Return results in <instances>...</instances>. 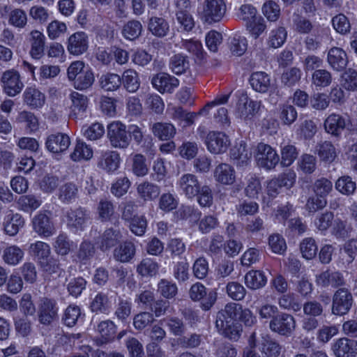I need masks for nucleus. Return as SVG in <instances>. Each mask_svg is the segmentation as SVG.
Segmentation results:
<instances>
[{
    "label": "nucleus",
    "mask_w": 357,
    "mask_h": 357,
    "mask_svg": "<svg viewBox=\"0 0 357 357\" xmlns=\"http://www.w3.org/2000/svg\"><path fill=\"white\" fill-rule=\"evenodd\" d=\"M88 47L89 38L85 32H76L68 39L67 50L70 54L81 55L87 51Z\"/></svg>",
    "instance_id": "obj_15"
},
{
    "label": "nucleus",
    "mask_w": 357,
    "mask_h": 357,
    "mask_svg": "<svg viewBox=\"0 0 357 357\" xmlns=\"http://www.w3.org/2000/svg\"><path fill=\"white\" fill-rule=\"evenodd\" d=\"M31 35V56L36 59H40L44 54L45 49V36L39 31L34 30Z\"/></svg>",
    "instance_id": "obj_31"
},
{
    "label": "nucleus",
    "mask_w": 357,
    "mask_h": 357,
    "mask_svg": "<svg viewBox=\"0 0 357 357\" xmlns=\"http://www.w3.org/2000/svg\"><path fill=\"white\" fill-rule=\"evenodd\" d=\"M93 156V150L85 142L78 140L75 144L70 158L75 162L88 160Z\"/></svg>",
    "instance_id": "obj_42"
},
{
    "label": "nucleus",
    "mask_w": 357,
    "mask_h": 357,
    "mask_svg": "<svg viewBox=\"0 0 357 357\" xmlns=\"http://www.w3.org/2000/svg\"><path fill=\"white\" fill-rule=\"evenodd\" d=\"M42 200L39 197L33 195H26L20 197L17 204L20 210L29 212L36 210L40 206Z\"/></svg>",
    "instance_id": "obj_49"
},
{
    "label": "nucleus",
    "mask_w": 357,
    "mask_h": 357,
    "mask_svg": "<svg viewBox=\"0 0 357 357\" xmlns=\"http://www.w3.org/2000/svg\"><path fill=\"white\" fill-rule=\"evenodd\" d=\"M39 322L45 326L50 325L58 317V307L54 299L43 298L38 305Z\"/></svg>",
    "instance_id": "obj_10"
},
{
    "label": "nucleus",
    "mask_w": 357,
    "mask_h": 357,
    "mask_svg": "<svg viewBox=\"0 0 357 357\" xmlns=\"http://www.w3.org/2000/svg\"><path fill=\"white\" fill-rule=\"evenodd\" d=\"M96 331L104 339L105 342L112 340L116 333V327L110 320L102 321L98 324Z\"/></svg>",
    "instance_id": "obj_56"
},
{
    "label": "nucleus",
    "mask_w": 357,
    "mask_h": 357,
    "mask_svg": "<svg viewBox=\"0 0 357 357\" xmlns=\"http://www.w3.org/2000/svg\"><path fill=\"white\" fill-rule=\"evenodd\" d=\"M29 254L37 259L38 264L43 261L50 256L51 250L50 245L43 241H36L31 243L29 248Z\"/></svg>",
    "instance_id": "obj_41"
},
{
    "label": "nucleus",
    "mask_w": 357,
    "mask_h": 357,
    "mask_svg": "<svg viewBox=\"0 0 357 357\" xmlns=\"http://www.w3.org/2000/svg\"><path fill=\"white\" fill-rule=\"evenodd\" d=\"M252 156V153L245 143L241 142L230 151V158L237 167L247 166Z\"/></svg>",
    "instance_id": "obj_26"
},
{
    "label": "nucleus",
    "mask_w": 357,
    "mask_h": 357,
    "mask_svg": "<svg viewBox=\"0 0 357 357\" xmlns=\"http://www.w3.org/2000/svg\"><path fill=\"white\" fill-rule=\"evenodd\" d=\"M353 296L347 288H340L333 296L332 314L338 316L347 314L353 304Z\"/></svg>",
    "instance_id": "obj_8"
},
{
    "label": "nucleus",
    "mask_w": 357,
    "mask_h": 357,
    "mask_svg": "<svg viewBox=\"0 0 357 357\" xmlns=\"http://www.w3.org/2000/svg\"><path fill=\"white\" fill-rule=\"evenodd\" d=\"M1 83L3 91L9 96L20 93L24 87L20 74L14 70L5 71L2 74Z\"/></svg>",
    "instance_id": "obj_11"
},
{
    "label": "nucleus",
    "mask_w": 357,
    "mask_h": 357,
    "mask_svg": "<svg viewBox=\"0 0 357 357\" xmlns=\"http://www.w3.org/2000/svg\"><path fill=\"white\" fill-rule=\"evenodd\" d=\"M227 10L224 0H204L201 6L199 16L202 21L208 24L219 22Z\"/></svg>",
    "instance_id": "obj_3"
},
{
    "label": "nucleus",
    "mask_w": 357,
    "mask_h": 357,
    "mask_svg": "<svg viewBox=\"0 0 357 357\" xmlns=\"http://www.w3.org/2000/svg\"><path fill=\"white\" fill-rule=\"evenodd\" d=\"M147 29L153 36L162 38L168 35L170 27L166 19L153 15L149 19Z\"/></svg>",
    "instance_id": "obj_22"
},
{
    "label": "nucleus",
    "mask_w": 357,
    "mask_h": 357,
    "mask_svg": "<svg viewBox=\"0 0 357 357\" xmlns=\"http://www.w3.org/2000/svg\"><path fill=\"white\" fill-rule=\"evenodd\" d=\"M335 189L344 195H351L356 190V183L348 175L340 176L335 182Z\"/></svg>",
    "instance_id": "obj_45"
},
{
    "label": "nucleus",
    "mask_w": 357,
    "mask_h": 357,
    "mask_svg": "<svg viewBox=\"0 0 357 357\" xmlns=\"http://www.w3.org/2000/svg\"><path fill=\"white\" fill-rule=\"evenodd\" d=\"M169 67L173 73L180 75L188 69L189 61L186 56L181 54H176L170 59Z\"/></svg>",
    "instance_id": "obj_62"
},
{
    "label": "nucleus",
    "mask_w": 357,
    "mask_h": 357,
    "mask_svg": "<svg viewBox=\"0 0 357 357\" xmlns=\"http://www.w3.org/2000/svg\"><path fill=\"white\" fill-rule=\"evenodd\" d=\"M122 237V234L119 229L111 227L106 229L95 241L101 251L107 252L118 245Z\"/></svg>",
    "instance_id": "obj_13"
},
{
    "label": "nucleus",
    "mask_w": 357,
    "mask_h": 357,
    "mask_svg": "<svg viewBox=\"0 0 357 357\" xmlns=\"http://www.w3.org/2000/svg\"><path fill=\"white\" fill-rule=\"evenodd\" d=\"M249 82L253 90L261 93L268 92L272 86L270 76L262 71L252 73L250 77Z\"/></svg>",
    "instance_id": "obj_24"
},
{
    "label": "nucleus",
    "mask_w": 357,
    "mask_h": 357,
    "mask_svg": "<svg viewBox=\"0 0 357 357\" xmlns=\"http://www.w3.org/2000/svg\"><path fill=\"white\" fill-rule=\"evenodd\" d=\"M136 253V247L131 241H124L113 251V257L117 261L127 263L130 261Z\"/></svg>",
    "instance_id": "obj_27"
},
{
    "label": "nucleus",
    "mask_w": 357,
    "mask_h": 357,
    "mask_svg": "<svg viewBox=\"0 0 357 357\" xmlns=\"http://www.w3.org/2000/svg\"><path fill=\"white\" fill-rule=\"evenodd\" d=\"M119 153L115 151H106L101 153L98 161V167L108 173L116 171L120 165Z\"/></svg>",
    "instance_id": "obj_20"
},
{
    "label": "nucleus",
    "mask_w": 357,
    "mask_h": 357,
    "mask_svg": "<svg viewBox=\"0 0 357 357\" xmlns=\"http://www.w3.org/2000/svg\"><path fill=\"white\" fill-rule=\"evenodd\" d=\"M95 77L93 71L87 68L84 72L79 75L73 82V86L79 91L89 89L93 84Z\"/></svg>",
    "instance_id": "obj_46"
},
{
    "label": "nucleus",
    "mask_w": 357,
    "mask_h": 357,
    "mask_svg": "<svg viewBox=\"0 0 357 357\" xmlns=\"http://www.w3.org/2000/svg\"><path fill=\"white\" fill-rule=\"evenodd\" d=\"M72 101V109L75 113L84 112L89 104V99L86 96L73 91L70 93Z\"/></svg>",
    "instance_id": "obj_60"
},
{
    "label": "nucleus",
    "mask_w": 357,
    "mask_h": 357,
    "mask_svg": "<svg viewBox=\"0 0 357 357\" xmlns=\"http://www.w3.org/2000/svg\"><path fill=\"white\" fill-rule=\"evenodd\" d=\"M261 102L250 99L243 92L237 96L234 107L235 115L243 121L251 120L259 111Z\"/></svg>",
    "instance_id": "obj_5"
},
{
    "label": "nucleus",
    "mask_w": 357,
    "mask_h": 357,
    "mask_svg": "<svg viewBox=\"0 0 357 357\" xmlns=\"http://www.w3.org/2000/svg\"><path fill=\"white\" fill-rule=\"evenodd\" d=\"M132 173L138 177L146 176L149 172V166L146 164V159L144 155L141 153H136L132 158Z\"/></svg>",
    "instance_id": "obj_51"
},
{
    "label": "nucleus",
    "mask_w": 357,
    "mask_h": 357,
    "mask_svg": "<svg viewBox=\"0 0 357 357\" xmlns=\"http://www.w3.org/2000/svg\"><path fill=\"white\" fill-rule=\"evenodd\" d=\"M33 229L39 236H52L56 231L54 225L50 218V211H40L32 220Z\"/></svg>",
    "instance_id": "obj_9"
},
{
    "label": "nucleus",
    "mask_w": 357,
    "mask_h": 357,
    "mask_svg": "<svg viewBox=\"0 0 357 357\" xmlns=\"http://www.w3.org/2000/svg\"><path fill=\"white\" fill-rule=\"evenodd\" d=\"M255 158L258 166L266 170L274 169L280 161L276 151L264 143H259L257 145Z\"/></svg>",
    "instance_id": "obj_6"
},
{
    "label": "nucleus",
    "mask_w": 357,
    "mask_h": 357,
    "mask_svg": "<svg viewBox=\"0 0 357 357\" xmlns=\"http://www.w3.org/2000/svg\"><path fill=\"white\" fill-rule=\"evenodd\" d=\"M73 243L69 240L66 234H60L55 239L54 243V248L55 252L62 256H65L69 253Z\"/></svg>",
    "instance_id": "obj_63"
},
{
    "label": "nucleus",
    "mask_w": 357,
    "mask_h": 357,
    "mask_svg": "<svg viewBox=\"0 0 357 357\" xmlns=\"http://www.w3.org/2000/svg\"><path fill=\"white\" fill-rule=\"evenodd\" d=\"M70 144V137L67 135L61 132L49 135L45 142L47 149L55 153L65 151Z\"/></svg>",
    "instance_id": "obj_19"
},
{
    "label": "nucleus",
    "mask_w": 357,
    "mask_h": 357,
    "mask_svg": "<svg viewBox=\"0 0 357 357\" xmlns=\"http://www.w3.org/2000/svg\"><path fill=\"white\" fill-rule=\"evenodd\" d=\"M231 93L217 96L213 100L208 102L198 113L189 112L179 106L169 107L167 113L174 121L184 122V126H189L194 123L195 118L198 115L207 114L209 109L228 102Z\"/></svg>",
    "instance_id": "obj_2"
},
{
    "label": "nucleus",
    "mask_w": 357,
    "mask_h": 357,
    "mask_svg": "<svg viewBox=\"0 0 357 357\" xmlns=\"http://www.w3.org/2000/svg\"><path fill=\"white\" fill-rule=\"evenodd\" d=\"M229 47L231 54L234 56L243 55L248 47L247 40L244 36L235 34L229 38Z\"/></svg>",
    "instance_id": "obj_50"
},
{
    "label": "nucleus",
    "mask_w": 357,
    "mask_h": 357,
    "mask_svg": "<svg viewBox=\"0 0 357 357\" xmlns=\"http://www.w3.org/2000/svg\"><path fill=\"white\" fill-rule=\"evenodd\" d=\"M312 189L317 196L326 199L333 190V183L326 178H321L314 183Z\"/></svg>",
    "instance_id": "obj_64"
},
{
    "label": "nucleus",
    "mask_w": 357,
    "mask_h": 357,
    "mask_svg": "<svg viewBox=\"0 0 357 357\" xmlns=\"http://www.w3.org/2000/svg\"><path fill=\"white\" fill-rule=\"evenodd\" d=\"M142 25L138 20L128 21L123 27L122 34L125 38L129 40L137 38L142 33Z\"/></svg>",
    "instance_id": "obj_57"
},
{
    "label": "nucleus",
    "mask_w": 357,
    "mask_h": 357,
    "mask_svg": "<svg viewBox=\"0 0 357 357\" xmlns=\"http://www.w3.org/2000/svg\"><path fill=\"white\" fill-rule=\"evenodd\" d=\"M241 305L234 303H227L225 308L219 311L216 316L217 324H222V321L228 319L236 320V316L240 313Z\"/></svg>",
    "instance_id": "obj_40"
},
{
    "label": "nucleus",
    "mask_w": 357,
    "mask_h": 357,
    "mask_svg": "<svg viewBox=\"0 0 357 357\" xmlns=\"http://www.w3.org/2000/svg\"><path fill=\"white\" fill-rule=\"evenodd\" d=\"M266 282V277L260 271H250L245 275V284L251 289H260L265 286Z\"/></svg>",
    "instance_id": "obj_36"
},
{
    "label": "nucleus",
    "mask_w": 357,
    "mask_h": 357,
    "mask_svg": "<svg viewBox=\"0 0 357 357\" xmlns=\"http://www.w3.org/2000/svg\"><path fill=\"white\" fill-rule=\"evenodd\" d=\"M165 322L169 331L175 336H180L185 333L186 327L182 319L176 317H169L160 321Z\"/></svg>",
    "instance_id": "obj_55"
},
{
    "label": "nucleus",
    "mask_w": 357,
    "mask_h": 357,
    "mask_svg": "<svg viewBox=\"0 0 357 357\" xmlns=\"http://www.w3.org/2000/svg\"><path fill=\"white\" fill-rule=\"evenodd\" d=\"M332 350L336 357H355L357 355V340L342 337L332 345Z\"/></svg>",
    "instance_id": "obj_16"
},
{
    "label": "nucleus",
    "mask_w": 357,
    "mask_h": 357,
    "mask_svg": "<svg viewBox=\"0 0 357 357\" xmlns=\"http://www.w3.org/2000/svg\"><path fill=\"white\" fill-rule=\"evenodd\" d=\"M107 137L114 149H126L131 142L126 125L120 121H113L107 126Z\"/></svg>",
    "instance_id": "obj_4"
},
{
    "label": "nucleus",
    "mask_w": 357,
    "mask_h": 357,
    "mask_svg": "<svg viewBox=\"0 0 357 357\" xmlns=\"http://www.w3.org/2000/svg\"><path fill=\"white\" fill-rule=\"evenodd\" d=\"M96 248L94 245L88 240L83 241L77 250L76 258L81 264H86L95 255Z\"/></svg>",
    "instance_id": "obj_37"
},
{
    "label": "nucleus",
    "mask_w": 357,
    "mask_h": 357,
    "mask_svg": "<svg viewBox=\"0 0 357 357\" xmlns=\"http://www.w3.org/2000/svg\"><path fill=\"white\" fill-rule=\"evenodd\" d=\"M128 134L133 137L137 145H142L145 151H151L153 146V139L151 137L144 139L142 129L137 125H130L128 128Z\"/></svg>",
    "instance_id": "obj_35"
},
{
    "label": "nucleus",
    "mask_w": 357,
    "mask_h": 357,
    "mask_svg": "<svg viewBox=\"0 0 357 357\" xmlns=\"http://www.w3.org/2000/svg\"><path fill=\"white\" fill-rule=\"evenodd\" d=\"M24 252L20 247L13 245L6 247L3 252V261L10 266H16L24 258Z\"/></svg>",
    "instance_id": "obj_33"
},
{
    "label": "nucleus",
    "mask_w": 357,
    "mask_h": 357,
    "mask_svg": "<svg viewBox=\"0 0 357 357\" xmlns=\"http://www.w3.org/2000/svg\"><path fill=\"white\" fill-rule=\"evenodd\" d=\"M282 347L275 340L271 337H262L261 343V352L266 357H278L281 353Z\"/></svg>",
    "instance_id": "obj_43"
},
{
    "label": "nucleus",
    "mask_w": 357,
    "mask_h": 357,
    "mask_svg": "<svg viewBox=\"0 0 357 357\" xmlns=\"http://www.w3.org/2000/svg\"><path fill=\"white\" fill-rule=\"evenodd\" d=\"M137 192L143 200L152 201L156 199L160 192V188L157 185L144 181L137 187Z\"/></svg>",
    "instance_id": "obj_34"
},
{
    "label": "nucleus",
    "mask_w": 357,
    "mask_h": 357,
    "mask_svg": "<svg viewBox=\"0 0 357 357\" xmlns=\"http://www.w3.org/2000/svg\"><path fill=\"white\" fill-rule=\"evenodd\" d=\"M66 222L68 227L74 232L84 230L89 215L86 210L78 207L70 208L66 213Z\"/></svg>",
    "instance_id": "obj_14"
},
{
    "label": "nucleus",
    "mask_w": 357,
    "mask_h": 357,
    "mask_svg": "<svg viewBox=\"0 0 357 357\" xmlns=\"http://www.w3.org/2000/svg\"><path fill=\"white\" fill-rule=\"evenodd\" d=\"M121 79L123 87L130 93H135L139 88L140 82L138 74L132 69L125 70Z\"/></svg>",
    "instance_id": "obj_38"
},
{
    "label": "nucleus",
    "mask_w": 357,
    "mask_h": 357,
    "mask_svg": "<svg viewBox=\"0 0 357 357\" xmlns=\"http://www.w3.org/2000/svg\"><path fill=\"white\" fill-rule=\"evenodd\" d=\"M213 177L218 183L230 185L236 181V172L234 167L229 164L220 163L215 167Z\"/></svg>",
    "instance_id": "obj_21"
},
{
    "label": "nucleus",
    "mask_w": 357,
    "mask_h": 357,
    "mask_svg": "<svg viewBox=\"0 0 357 357\" xmlns=\"http://www.w3.org/2000/svg\"><path fill=\"white\" fill-rule=\"evenodd\" d=\"M341 86L348 91L357 90V71L354 69L349 68L341 75Z\"/></svg>",
    "instance_id": "obj_59"
},
{
    "label": "nucleus",
    "mask_w": 357,
    "mask_h": 357,
    "mask_svg": "<svg viewBox=\"0 0 357 357\" xmlns=\"http://www.w3.org/2000/svg\"><path fill=\"white\" fill-rule=\"evenodd\" d=\"M100 86L107 91H113L119 88L121 79L119 75L114 73H106L100 78Z\"/></svg>",
    "instance_id": "obj_52"
},
{
    "label": "nucleus",
    "mask_w": 357,
    "mask_h": 357,
    "mask_svg": "<svg viewBox=\"0 0 357 357\" xmlns=\"http://www.w3.org/2000/svg\"><path fill=\"white\" fill-rule=\"evenodd\" d=\"M98 213L100 220L102 222L108 221L114 213V206L113 203L107 199H102L98 205Z\"/></svg>",
    "instance_id": "obj_61"
},
{
    "label": "nucleus",
    "mask_w": 357,
    "mask_h": 357,
    "mask_svg": "<svg viewBox=\"0 0 357 357\" xmlns=\"http://www.w3.org/2000/svg\"><path fill=\"white\" fill-rule=\"evenodd\" d=\"M291 20L294 29L299 33H309L313 28L312 22L298 13H294Z\"/></svg>",
    "instance_id": "obj_54"
},
{
    "label": "nucleus",
    "mask_w": 357,
    "mask_h": 357,
    "mask_svg": "<svg viewBox=\"0 0 357 357\" xmlns=\"http://www.w3.org/2000/svg\"><path fill=\"white\" fill-rule=\"evenodd\" d=\"M190 6L189 0H178L176 3V7L178 10L176 13V19L180 24V28L185 31H190L195 26V21L192 15L184 8Z\"/></svg>",
    "instance_id": "obj_17"
},
{
    "label": "nucleus",
    "mask_w": 357,
    "mask_h": 357,
    "mask_svg": "<svg viewBox=\"0 0 357 357\" xmlns=\"http://www.w3.org/2000/svg\"><path fill=\"white\" fill-rule=\"evenodd\" d=\"M315 152L321 160L326 162H332L337 156L335 148L328 141L319 143Z\"/></svg>",
    "instance_id": "obj_39"
},
{
    "label": "nucleus",
    "mask_w": 357,
    "mask_h": 357,
    "mask_svg": "<svg viewBox=\"0 0 357 357\" xmlns=\"http://www.w3.org/2000/svg\"><path fill=\"white\" fill-rule=\"evenodd\" d=\"M151 83L160 93H172L179 84L178 79L165 73L154 76Z\"/></svg>",
    "instance_id": "obj_18"
},
{
    "label": "nucleus",
    "mask_w": 357,
    "mask_h": 357,
    "mask_svg": "<svg viewBox=\"0 0 357 357\" xmlns=\"http://www.w3.org/2000/svg\"><path fill=\"white\" fill-rule=\"evenodd\" d=\"M297 111L291 105H282L280 107L279 118L283 125L291 126L297 119Z\"/></svg>",
    "instance_id": "obj_58"
},
{
    "label": "nucleus",
    "mask_w": 357,
    "mask_h": 357,
    "mask_svg": "<svg viewBox=\"0 0 357 357\" xmlns=\"http://www.w3.org/2000/svg\"><path fill=\"white\" fill-rule=\"evenodd\" d=\"M151 130L153 135L160 140H169L176 134L174 126L169 123H155L152 125Z\"/></svg>",
    "instance_id": "obj_32"
},
{
    "label": "nucleus",
    "mask_w": 357,
    "mask_h": 357,
    "mask_svg": "<svg viewBox=\"0 0 357 357\" xmlns=\"http://www.w3.org/2000/svg\"><path fill=\"white\" fill-rule=\"evenodd\" d=\"M348 120L337 114L329 115L324 121V128L328 133L338 137L344 130Z\"/></svg>",
    "instance_id": "obj_25"
},
{
    "label": "nucleus",
    "mask_w": 357,
    "mask_h": 357,
    "mask_svg": "<svg viewBox=\"0 0 357 357\" xmlns=\"http://www.w3.org/2000/svg\"><path fill=\"white\" fill-rule=\"evenodd\" d=\"M327 61L334 70L341 71L347 66L348 58L342 48L334 47L328 52Z\"/></svg>",
    "instance_id": "obj_23"
},
{
    "label": "nucleus",
    "mask_w": 357,
    "mask_h": 357,
    "mask_svg": "<svg viewBox=\"0 0 357 357\" xmlns=\"http://www.w3.org/2000/svg\"><path fill=\"white\" fill-rule=\"evenodd\" d=\"M130 186L131 181L127 176H120L112 183L110 192L114 197L120 198L128 192Z\"/></svg>",
    "instance_id": "obj_48"
},
{
    "label": "nucleus",
    "mask_w": 357,
    "mask_h": 357,
    "mask_svg": "<svg viewBox=\"0 0 357 357\" xmlns=\"http://www.w3.org/2000/svg\"><path fill=\"white\" fill-rule=\"evenodd\" d=\"M245 25L247 31L255 39H257L266 29L265 20L259 15Z\"/></svg>",
    "instance_id": "obj_47"
},
{
    "label": "nucleus",
    "mask_w": 357,
    "mask_h": 357,
    "mask_svg": "<svg viewBox=\"0 0 357 357\" xmlns=\"http://www.w3.org/2000/svg\"><path fill=\"white\" fill-rule=\"evenodd\" d=\"M24 224V220L21 215L18 213L8 215L4 223L5 232L9 236H15Z\"/></svg>",
    "instance_id": "obj_44"
},
{
    "label": "nucleus",
    "mask_w": 357,
    "mask_h": 357,
    "mask_svg": "<svg viewBox=\"0 0 357 357\" xmlns=\"http://www.w3.org/2000/svg\"><path fill=\"white\" fill-rule=\"evenodd\" d=\"M79 195V188L73 182H66L61 185L58 190V199L63 204H70L75 201Z\"/></svg>",
    "instance_id": "obj_30"
},
{
    "label": "nucleus",
    "mask_w": 357,
    "mask_h": 357,
    "mask_svg": "<svg viewBox=\"0 0 357 357\" xmlns=\"http://www.w3.org/2000/svg\"><path fill=\"white\" fill-rule=\"evenodd\" d=\"M205 144L211 153L220 154L227 150L230 141L224 132L212 131L206 135Z\"/></svg>",
    "instance_id": "obj_12"
},
{
    "label": "nucleus",
    "mask_w": 357,
    "mask_h": 357,
    "mask_svg": "<svg viewBox=\"0 0 357 357\" xmlns=\"http://www.w3.org/2000/svg\"><path fill=\"white\" fill-rule=\"evenodd\" d=\"M215 327L218 332L229 338V340L236 341L241 336L242 328L240 324L236 322V320L228 319L222 321V324H217L215 321Z\"/></svg>",
    "instance_id": "obj_28"
},
{
    "label": "nucleus",
    "mask_w": 357,
    "mask_h": 357,
    "mask_svg": "<svg viewBox=\"0 0 357 357\" xmlns=\"http://www.w3.org/2000/svg\"><path fill=\"white\" fill-rule=\"evenodd\" d=\"M158 264L150 258L143 259L137 267V272L143 277H151L158 271Z\"/></svg>",
    "instance_id": "obj_53"
},
{
    "label": "nucleus",
    "mask_w": 357,
    "mask_h": 357,
    "mask_svg": "<svg viewBox=\"0 0 357 357\" xmlns=\"http://www.w3.org/2000/svg\"><path fill=\"white\" fill-rule=\"evenodd\" d=\"M24 102L32 109L42 107L45 102V96L35 87H27L23 93Z\"/></svg>",
    "instance_id": "obj_29"
},
{
    "label": "nucleus",
    "mask_w": 357,
    "mask_h": 357,
    "mask_svg": "<svg viewBox=\"0 0 357 357\" xmlns=\"http://www.w3.org/2000/svg\"><path fill=\"white\" fill-rule=\"evenodd\" d=\"M296 326L295 318L284 312L277 314L269 323V328L273 332L285 337H289L294 333Z\"/></svg>",
    "instance_id": "obj_7"
},
{
    "label": "nucleus",
    "mask_w": 357,
    "mask_h": 357,
    "mask_svg": "<svg viewBox=\"0 0 357 357\" xmlns=\"http://www.w3.org/2000/svg\"><path fill=\"white\" fill-rule=\"evenodd\" d=\"M178 185L183 193L188 198L197 197L198 203L203 207L213 204V193L208 185H202L197 176L185 174L180 178Z\"/></svg>",
    "instance_id": "obj_1"
}]
</instances>
